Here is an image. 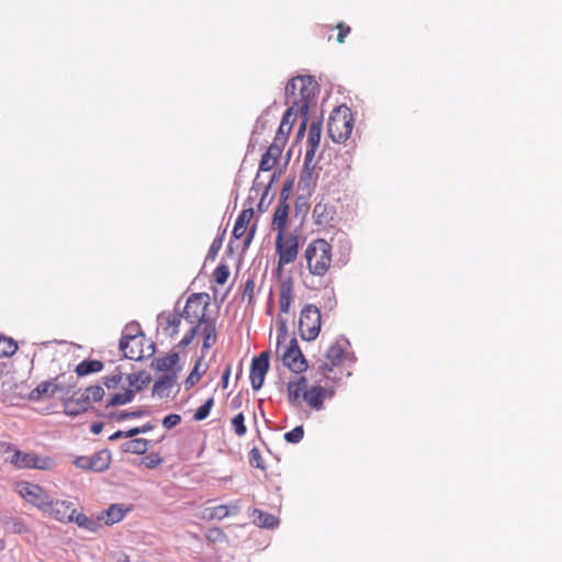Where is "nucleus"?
Listing matches in <instances>:
<instances>
[{
  "mask_svg": "<svg viewBox=\"0 0 562 562\" xmlns=\"http://www.w3.org/2000/svg\"><path fill=\"white\" fill-rule=\"evenodd\" d=\"M150 382V376L145 371L124 374L115 370L103 378V384L109 392L110 397L106 407L122 406L131 403L136 393L140 392Z\"/></svg>",
  "mask_w": 562,
  "mask_h": 562,
  "instance_id": "1",
  "label": "nucleus"
},
{
  "mask_svg": "<svg viewBox=\"0 0 562 562\" xmlns=\"http://www.w3.org/2000/svg\"><path fill=\"white\" fill-rule=\"evenodd\" d=\"M288 400L296 407L305 403L311 409L322 411L326 398L331 397L333 392L325 386L317 384L308 385L305 376H296L290 380L286 385Z\"/></svg>",
  "mask_w": 562,
  "mask_h": 562,
  "instance_id": "2",
  "label": "nucleus"
},
{
  "mask_svg": "<svg viewBox=\"0 0 562 562\" xmlns=\"http://www.w3.org/2000/svg\"><path fill=\"white\" fill-rule=\"evenodd\" d=\"M317 92V82L312 77L297 76L291 79L285 87V103L295 113L306 115Z\"/></svg>",
  "mask_w": 562,
  "mask_h": 562,
  "instance_id": "3",
  "label": "nucleus"
},
{
  "mask_svg": "<svg viewBox=\"0 0 562 562\" xmlns=\"http://www.w3.org/2000/svg\"><path fill=\"white\" fill-rule=\"evenodd\" d=\"M304 259L308 272L314 277H325L333 262V247L324 238L312 240L304 251Z\"/></svg>",
  "mask_w": 562,
  "mask_h": 562,
  "instance_id": "4",
  "label": "nucleus"
},
{
  "mask_svg": "<svg viewBox=\"0 0 562 562\" xmlns=\"http://www.w3.org/2000/svg\"><path fill=\"white\" fill-rule=\"evenodd\" d=\"M3 452L8 454L5 461L16 469L50 470L55 465L54 460L49 457H40L35 453L24 452L10 443L4 446Z\"/></svg>",
  "mask_w": 562,
  "mask_h": 562,
  "instance_id": "5",
  "label": "nucleus"
},
{
  "mask_svg": "<svg viewBox=\"0 0 562 562\" xmlns=\"http://www.w3.org/2000/svg\"><path fill=\"white\" fill-rule=\"evenodd\" d=\"M353 128V117L349 108L338 106L329 115L327 132L335 143H344Z\"/></svg>",
  "mask_w": 562,
  "mask_h": 562,
  "instance_id": "6",
  "label": "nucleus"
},
{
  "mask_svg": "<svg viewBox=\"0 0 562 562\" xmlns=\"http://www.w3.org/2000/svg\"><path fill=\"white\" fill-rule=\"evenodd\" d=\"M322 325L321 311L313 304L305 305L300 314L299 333L303 340H315Z\"/></svg>",
  "mask_w": 562,
  "mask_h": 562,
  "instance_id": "7",
  "label": "nucleus"
},
{
  "mask_svg": "<svg viewBox=\"0 0 562 562\" xmlns=\"http://www.w3.org/2000/svg\"><path fill=\"white\" fill-rule=\"evenodd\" d=\"M276 252L278 255V268L295 261L299 254V235L295 233L277 234Z\"/></svg>",
  "mask_w": 562,
  "mask_h": 562,
  "instance_id": "8",
  "label": "nucleus"
},
{
  "mask_svg": "<svg viewBox=\"0 0 562 562\" xmlns=\"http://www.w3.org/2000/svg\"><path fill=\"white\" fill-rule=\"evenodd\" d=\"M14 491L22 497L26 503L38 508L45 513L50 504V496L40 485L30 482H18L14 485Z\"/></svg>",
  "mask_w": 562,
  "mask_h": 562,
  "instance_id": "9",
  "label": "nucleus"
},
{
  "mask_svg": "<svg viewBox=\"0 0 562 562\" xmlns=\"http://www.w3.org/2000/svg\"><path fill=\"white\" fill-rule=\"evenodd\" d=\"M254 209L251 206L244 209L236 218L233 237L235 239H241L245 247H248L254 239L256 234L257 225L251 223L254 218Z\"/></svg>",
  "mask_w": 562,
  "mask_h": 562,
  "instance_id": "10",
  "label": "nucleus"
},
{
  "mask_svg": "<svg viewBox=\"0 0 562 562\" xmlns=\"http://www.w3.org/2000/svg\"><path fill=\"white\" fill-rule=\"evenodd\" d=\"M209 305L210 296L207 293H193L188 297L181 315L189 323L195 324L207 318L205 313Z\"/></svg>",
  "mask_w": 562,
  "mask_h": 562,
  "instance_id": "11",
  "label": "nucleus"
},
{
  "mask_svg": "<svg viewBox=\"0 0 562 562\" xmlns=\"http://www.w3.org/2000/svg\"><path fill=\"white\" fill-rule=\"evenodd\" d=\"M145 336L142 333L124 334L120 340V349L124 357L131 360H142L145 358L144 342Z\"/></svg>",
  "mask_w": 562,
  "mask_h": 562,
  "instance_id": "12",
  "label": "nucleus"
},
{
  "mask_svg": "<svg viewBox=\"0 0 562 562\" xmlns=\"http://www.w3.org/2000/svg\"><path fill=\"white\" fill-rule=\"evenodd\" d=\"M346 350L347 342L336 341L330 345L325 352L323 362L318 367L321 373L326 376L334 368L340 366L345 359Z\"/></svg>",
  "mask_w": 562,
  "mask_h": 562,
  "instance_id": "13",
  "label": "nucleus"
},
{
  "mask_svg": "<svg viewBox=\"0 0 562 562\" xmlns=\"http://www.w3.org/2000/svg\"><path fill=\"white\" fill-rule=\"evenodd\" d=\"M282 361L288 369L295 373H301L306 370V360L295 338H292L289 345L285 346V350L282 353Z\"/></svg>",
  "mask_w": 562,
  "mask_h": 562,
  "instance_id": "14",
  "label": "nucleus"
},
{
  "mask_svg": "<svg viewBox=\"0 0 562 562\" xmlns=\"http://www.w3.org/2000/svg\"><path fill=\"white\" fill-rule=\"evenodd\" d=\"M269 370V352L262 351L254 357L250 366V383L254 390H259L265 381V376Z\"/></svg>",
  "mask_w": 562,
  "mask_h": 562,
  "instance_id": "15",
  "label": "nucleus"
},
{
  "mask_svg": "<svg viewBox=\"0 0 562 562\" xmlns=\"http://www.w3.org/2000/svg\"><path fill=\"white\" fill-rule=\"evenodd\" d=\"M74 503L69 501H54L50 497V504L46 508L45 513L50 518L59 522H70L72 515L75 514Z\"/></svg>",
  "mask_w": 562,
  "mask_h": 562,
  "instance_id": "16",
  "label": "nucleus"
},
{
  "mask_svg": "<svg viewBox=\"0 0 562 562\" xmlns=\"http://www.w3.org/2000/svg\"><path fill=\"white\" fill-rule=\"evenodd\" d=\"M182 315L177 311L162 312L158 315V328L169 338L175 337L179 333Z\"/></svg>",
  "mask_w": 562,
  "mask_h": 562,
  "instance_id": "17",
  "label": "nucleus"
},
{
  "mask_svg": "<svg viewBox=\"0 0 562 562\" xmlns=\"http://www.w3.org/2000/svg\"><path fill=\"white\" fill-rule=\"evenodd\" d=\"M193 327L196 329V335H201L203 337V351L209 350L212 346L215 345L217 335L214 319L205 318L195 323Z\"/></svg>",
  "mask_w": 562,
  "mask_h": 562,
  "instance_id": "18",
  "label": "nucleus"
},
{
  "mask_svg": "<svg viewBox=\"0 0 562 562\" xmlns=\"http://www.w3.org/2000/svg\"><path fill=\"white\" fill-rule=\"evenodd\" d=\"M280 139V136H276L273 143L262 155L259 171H270L277 165L283 149L282 144H279Z\"/></svg>",
  "mask_w": 562,
  "mask_h": 562,
  "instance_id": "19",
  "label": "nucleus"
},
{
  "mask_svg": "<svg viewBox=\"0 0 562 562\" xmlns=\"http://www.w3.org/2000/svg\"><path fill=\"white\" fill-rule=\"evenodd\" d=\"M322 136V122L313 121L310 125L307 139H306V151L305 161H312L314 155L319 147Z\"/></svg>",
  "mask_w": 562,
  "mask_h": 562,
  "instance_id": "20",
  "label": "nucleus"
},
{
  "mask_svg": "<svg viewBox=\"0 0 562 562\" xmlns=\"http://www.w3.org/2000/svg\"><path fill=\"white\" fill-rule=\"evenodd\" d=\"M335 207L328 202L319 201L313 209V218L318 226H328L335 217Z\"/></svg>",
  "mask_w": 562,
  "mask_h": 562,
  "instance_id": "21",
  "label": "nucleus"
},
{
  "mask_svg": "<svg viewBox=\"0 0 562 562\" xmlns=\"http://www.w3.org/2000/svg\"><path fill=\"white\" fill-rule=\"evenodd\" d=\"M290 205L286 202V198L281 199L277 209L274 210L271 227L277 231V234L286 232L288 220H289Z\"/></svg>",
  "mask_w": 562,
  "mask_h": 562,
  "instance_id": "22",
  "label": "nucleus"
},
{
  "mask_svg": "<svg viewBox=\"0 0 562 562\" xmlns=\"http://www.w3.org/2000/svg\"><path fill=\"white\" fill-rule=\"evenodd\" d=\"M294 285L291 278L280 281L279 284V307L280 312L288 314L293 302Z\"/></svg>",
  "mask_w": 562,
  "mask_h": 562,
  "instance_id": "23",
  "label": "nucleus"
},
{
  "mask_svg": "<svg viewBox=\"0 0 562 562\" xmlns=\"http://www.w3.org/2000/svg\"><path fill=\"white\" fill-rule=\"evenodd\" d=\"M126 510L122 505H111L106 510H103L99 520H103L105 525H113L121 521L125 517Z\"/></svg>",
  "mask_w": 562,
  "mask_h": 562,
  "instance_id": "24",
  "label": "nucleus"
},
{
  "mask_svg": "<svg viewBox=\"0 0 562 562\" xmlns=\"http://www.w3.org/2000/svg\"><path fill=\"white\" fill-rule=\"evenodd\" d=\"M78 395L82 400V405L89 409L92 403L99 402L103 398L104 389L100 385H93L87 387L83 393Z\"/></svg>",
  "mask_w": 562,
  "mask_h": 562,
  "instance_id": "25",
  "label": "nucleus"
},
{
  "mask_svg": "<svg viewBox=\"0 0 562 562\" xmlns=\"http://www.w3.org/2000/svg\"><path fill=\"white\" fill-rule=\"evenodd\" d=\"M58 391V386L50 382L44 381L41 382L31 393L30 398L33 401H38L43 397H52Z\"/></svg>",
  "mask_w": 562,
  "mask_h": 562,
  "instance_id": "26",
  "label": "nucleus"
},
{
  "mask_svg": "<svg viewBox=\"0 0 562 562\" xmlns=\"http://www.w3.org/2000/svg\"><path fill=\"white\" fill-rule=\"evenodd\" d=\"M70 522H75L78 527L89 531H97L101 526L99 518L93 519L88 517L83 513L77 512V509H75V514L72 515Z\"/></svg>",
  "mask_w": 562,
  "mask_h": 562,
  "instance_id": "27",
  "label": "nucleus"
},
{
  "mask_svg": "<svg viewBox=\"0 0 562 562\" xmlns=\"http://www.w3.org/2000/svg\"><path fill=\"white\" fill-rule=\"evenodd\" d=\"M103 367V362L100 360H83L76 366L75 371L78 376H86L102 371Z\"/></svg>",
  "mask_w": 562,
  "mask_h": 562,
  "instance_id": "28",
  "label": "nucleus"
},
{
  "mask_svg": "<svg viewBox=\"0 0 562 562\" xmlns=\"http://www.w3.org/2000/svg\"><path fill=\"white\" fill-rule=\"evenodd\" d=\"M297 113H295V111H293L292 109L288 108V110L285 111L283 117H282V121L280 123V126H279V130H278V133L276 136H280L281 139L279 140V144H282V146H284L285 142H286V138H288V135L290 134L291 132V128H292V122H291V117L293 115H296Z\"/></svg>",
  "mask_w": 562,
  "mask_h": 562,
  "instance_id": "29",
  "label": "nucleus"
},
{
  "mask_svg": "<svg viewBox=\"0 0 562 562\" xmlns=\"http://www.w3.org/2000/svg\"><path fill=\"white\" fill-rule=\"evenodd\" d=\"M111 456L106 451H99L91 457V471L102 472L110 467Z\"/></svg>",
  "mask_w": 562,
  "mask_h": 562,
  "instance_id": "30",
  "label": "nucleus"
},
{
  "mask_svg": "<svg viewBox=\"0 0 562 562\" xmlns=\"http://www.w3.org/2000/svg\"><path fill=\"white\" fill-rule=\"evenodd\" d=\"M254 521L265 528H272L278 525V519L272 514L262 512L260 509H254L252 512Z\"/></svg>",
  "mask_w": 562,
  "mask_h": 562,
  "instance_id": "31",
  "label": "nucleus"
},
{
  "mask_svg": "<svg viewBox=\"0 0 562 562\" xmlns=\"http://www.w3.org/2000/svg\"><path fill=\"white\" fill-rule=\"evenodd\" d=\"M149 441L144 438H135L123 445V450L130 453L143 454L148 450Z\"/></svg>",
  "mask_w": 562,
  "mask_h": 562,
  "instance_id": "32",
  "label": "nucleus"
},
{
  "mask_svg": "<svg viewBox=\"0 0 562 562\" xmlns=\"http://www.w3.org/2000/svg\"><path fill=\"white\" fill-rule=\"evenodd\" d=\"M88 407L82 405V400L78 394H75L71 400L65 403V412L67 415L76 416L82 412H87Z\"/></svg>",
  "mask_w": 562,
  "mask_h": 562,
  "instance_id": "33",
  "label": "nucleus"
},
{
  "mask_svg": "<svg viewBox=\"0 0 562 562\" xmlns=\"http://www.w3.org/2000/svg\"><path fill=\"white\" fill-rule=\"evenodd\" d=\"M231 515V507L227 505H218L212 508L206 509V514L204 518L209 520H221L225 517H228Z\"/></svg>",
  "mask_w": 562,
  "mask_h": 562,
  "instance_id": "34",
  "label": "nucleus"
},
{
  "mask_svg": "<svg viewBox=\"0 0 562 562\" xmlns=\"http://www.w3.org/2000/svg\"><path fill=\"white\" fill-rule=\"evenodd\" d=\"M179 361L178 353H170L156 360V369L159 371H170Z\"/></svg>",
  "mask_w": 562,
  "mask_h": 562,
  "instance_id": "35",
  "label": "nucleus"
},
{
  "mask_svg": "<svg viewBox=\"0 0 562 562\" xmlns=\"http://www.w3.org/2000/svg\"><path fill=\"white\" fill-rule=\"evenodd\" d=\"M18 350L16 342L8 337L0 336V357H9Z\"/></svg>",
  "mask_w": 562,
  "mask_h": 562,
  "instance_id": "36",
  "label": "nucleus"
},
{
  "mask_svg": "<svg viewBox=\"0 0 562 562\" xmlns=\"http://www.w3.org/2000/svg\"><path fill=\"white\" fill-rule=\"evenodd\" d=\"M229 274V267L226 263H220L213 271L214 281L220 285L227 282Z\"/></svg>",
  "mask_w": 562,
  "mask_h": 562,
  "instance_id": "37",
  "label": "nucleus"
},
{
  "mask_svg": "<svg viewBox=\"0 0 562 562\" xmlns=\"http://www.w3.org/2000/svg\"><path fill=\"white\" fill-rule=\"evenodd\" d=\"M12 533L24 535L30 532V527L21 519L11 518L5 521Z\"/></svg>",
  "mask_w": 562,
  "mask_h": 562,
  "instance_id": "38",
  "label": "nucleus"
},
{
  "mask_svg": "<svg viewBox=\"0 0 562 562\" xmlns=\"http://www.w3.org/2000/svg\"><path fill=\"white\" fill-rule=\"evenodd\" d=\"M214 405V398L209 397L203 405H201L194 413L193 418L198 422L204 420L209 415Z\"/></svg>",
  "mask_w": 562,
  "mask_h": 562,
  "instance_id": "39",
  "label": "nucleus"
},
{
  "mask_svg": "<svg viewBox=\"0 0 562 562\" xmlns=\"http://www.w3.org/2000/svg\"><path fill=\"white\" fill-rule=\"evenodd\" d=\"M232 425L238 437H243L246 434L247 428L245 426V416L243 413H239L233 417Z\"/></svg>",
  "mask_w": 562,
  "mask_h": 562,
  "instance_id": "40",
  "label": "nucleus"
},
{
  "mask_svg": "<svg viewBox=\"0 0 562 562\" xmlns=\"http://www.w3.org/2000/svg\"><path fill=\"white\" fill-rule=\"evenodd\" d=\"M304 437V429L302 426H296L292 430L284 434V439L291 443L300 442Z\"/></svg>",
  "mask_w": 562,
  "mask_h": 562,
  "instance_id": "41",
  "label": "nucleus"
},
{
  "mask_svg": "<svg viewBox=\"0 0 562 562\" xmlns=\"http://www.w3.org/2000/svg\"><path fill=\"white\" fill-rule=\"evenodd\" d=\"M205 537L207 541L215 543L223 541L225 539V533L221 528L213 527L206 531Z\"/></svg>",
  "mask_w": 562,
  "mask_h": 562,
  "instance_id": "42",
  "label": "nucleus"
},
{
  "mask_svg": "<svg viewBox=\"0 0 562 562\" xmlns=\"http://www.w3.org/2000/svg\"><path fill=\"white\" fill-rule=\"evenodd\" d=\"M249 461L254 467L261 470L265 469L263 460L258 449L254 448L250 450Z\"/></svg>",
  "mask_w": 562,
  "mask_h": 562,
  "instance_id": "43",
  "label": "nucleus"
},
{
  "mask_svg": "<svg viewBox=\"0 0 562 562\" xmlns=\"http://www.w3.org/2000/svg\"><path fill=\"white\" fill-rule=\"evenodd\" d=\"M181 423V416L179 414H169L162 419V426L166 429H171Z\"/></svg>",
  "mask_w": 562,
  "mask_h": 562,
  "instance_id": "44",
  "label": "nucleus"
},
{
  "mask_svg": "<svg viewBox=\"0 0 562 562\" xmlns=\"http://www.w3.org/2000/svg\"><path fill=\"white\" fill-rule=\"evenodd\" d=\"M279 328H278V337H277V348L280 349L281 345L285 342L286 339V326L285 321L279 319Z\"/></svg>",
  "mask_w": 562,
  "mask_h": 562,
  "instance_id": "45",
  "label": "nucleus"
},
{
  "mask_svg": "<svg viewBox=\"0 0 562 562\" xmlns=\"http://www.w3.org/2000/svg\"><path fill=\"white\" fill-rule=\"evenodd\" d=\"M336 29L338 30L337 42L338 43H344L346 36L350 34V31H351L350 26H348L344 22H339L336 25Z\"/></svg>",
  "mask_w": 562,
  "mask_h": 562,
  "instance_id": "46",
  "label": "nucleus"
},
{
  "mask_svg": "<svg viewBox=\"0 0 562 562\" xmlns=\"http://www.w3.org/2000/svg\"><path fill=\"white\" fill-rule=\"evenodd\" d=\"M196 336V329H194V327H192L183 337L182 339L179 341V347L181 349H184L186 347H188L193 338Z\"/></svg>",
  "mask_w": 562,
  "mask_h": 562,
  "instance_id": "47",
  "label": "nucleus"
},
{
  "mask_svg": "<svg viewBox=\"0 0 562 562\" xmlns=\"http://www.w3.org/2000/svg\"><path fill=\"white\" fill-rule=\"evenodd\" d=\"M143 415L142 411H133V412H121L114 416L117 422L130 419V418H138Z\"/></svg>",
  "mask_w": 562,
  "mask_h": 562,
  "instance_id": "48",
  "label": "nucleus"
},
{
  "mask_svg": "<svg viewBox=\"0 0 562 562\" xmlns=\"http://www.w3.org/2000/svg\"><path fill=\"white\" fill-rule=\"evenodd\" d=\"M255 286V281L252 279H248L244 285L243 296L248 297V300L251 301L254 297Z\"/></svg>",
  "mask_w": 562,
  "mask_h": 562,
  "instance_id": "49",
  "label": "nucleus"
},
{
  "mask_svg": "<svg viewBox=\"0 0 562 562\" xmlns=\"http://www.w3.org/2000/svg\"><path fill=\"white\" fill-rule=\"evenodd\" d=\"M75 465L83 470H91V457H78L75 460Z\"/></svg>",
  "mask_w": 562,
  "mask_h": 562,
  "instance_id": "50",
  "label": "nucleus"
},
{
  "mask_svg": "<svg viewBox=\"0 0 562 562\" xmlns=\"http://www.w3.org/2000/svg\"><path fill=\"white\" fill-rule=\"evenodd\" d=\"M171 385V381L169 378H166V379H162V380H158L155 382L154 384V392L155 393H158V394H161V392L166 389V387H169Z\"/></svg>",
  "mask_w": 562,
  "mask_h": 562,
  "instance_id": "51",
  "label": "nucleus"
},
{
  "mask_svg": "<svg viewBox=\"0 0 562 562\" xmlns=\"http://www.w3.org/2000/svg\"><path fill=\"white\" fill-rule=\"evenodd\" d=\"M199 363L195 364L194 369L187 379V383L194 384L201 379V373L198 371Z\"/></svg>",
  "mask_w": 562,
  "mask_h": 562,
  "instance_id": "52",
  "label": "nucleus"
},
{
  "mask_svg": "<svg viewBox=\"0 0 562 562\" xmlns=\"http://www.w3.org/2000/svg\"><path fill=\"white\" fill-rule=\"evenodd\" d=\"M229 375H231V366H228L225 369L224 374L222 376V386H223V389L227 387Z\"/></svg>",
  "mask_w": 562,
  "mask_h": 562,
  "instance_id": "53",
  "label": "nucleus"
},
{
  "mask_svg": "<svg viewBox=\"0 0 562 562\" xmlns=\"http://www.w3.org/2000/svg\"><path fill=\"white\" fill-rule=\"evenodd\" d=\"M136 435H139V430L137 427H134V428H131L130 430L125 431L124 438H133Z\"/></svg>",
  "mask_w": 562,
  "mask_h": 562,
  "instance_id": "54",
  "label": "nucleus"
},
{
  "mask_svg": "<svg viewBox=\"0 0 562 562\" xmlns=\"http://www.w3.org/2000/svg\"><path fill=\"white\" fill-rule=\"evenodd\" d=\"M102 428L103 426L100 423H94L91 425V431L95 435L100 434L102 431Z\"/></svg>",
  "mask_w": 562,
  "mask_h": 562,
  "instance_id": "55",
  "label": "nucleus"
},
{
  "mask_svg": "<svg viewBox=\"0 0 562 562\" xmlns=\"http://www.w3.org/2000/svg\"><path fill=\"white\" fill-rule=\"evenodd\" d=\"M137 428L139 430V434H144V432L150 431L154 428V426L148 423V424H145L142 427H137Z\"/></svg>",
  "mask_w": 562,
  "mask_h": 562,
  "instance_id": "56",
  "label": "nucleus"
},
{
  "mask_svg": "<svg viewBox=\"0 0 562 562\" xmlns=\"http://www.w3.org/2000/svg\"><path fill=\"white\" fill-rule=\"evenodd\" d=\"M124 434H125V431L119 430V431L114 432L113 435H111L109 439L116 440L119 438H123Z\"/></svg>",
  "mask_w": 562,
  "mask_h": 562,
  "instance_id": "57",
  "label": "nucleus"
},
{
  "mask_svg": "<svg viewBox=\"0 0 562 562\" xmlns=\"http://www.w3.org/2000/svg\"><path fill=\"white\" fill-rule=\"evenodd\" d=\"M305 128H306V116L304 117V121L302 122V124L300 126L299 134H303Z\"/></svg>",
  "mask_w": 562,
  "mask_h": 562,
  "instance_id": "58",
  "label": "nucleus"
},
{
  "mask_svg": "<svg viewBox=\"0 0 562 562\" xmlns=\"http://www.w3.org/2000/svg\"><path fill=\"white\" fill-rule=\"evenodd\" d=\"M5 548V542L4 540L0 539V552L3 551Z\"/></svg>",
  "mask_w": 562,
  "mask_h": 562,
  "instance_id": "59",
  "label": "nucleus"
}]
</instances>
